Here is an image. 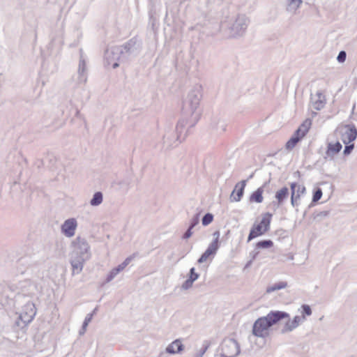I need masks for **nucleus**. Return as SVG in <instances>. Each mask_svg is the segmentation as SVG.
<instances>
[{
    "label": "nucleus",
    "mask_w": 357,
    "mask_h": 357,
    "mask_svg": "<svg viewBox=\"0 0 357 357\" xmlns=\"http://www.w3.org/2000/svg\"><path fill=\"white\" fill-rule=\"evenodd\" d=\"M192 229H190V227H189V228L187 229V231L183 234V238L185 239L190 238L192 234Z\"/></svg>",
    "instance_id": "42"
},
{
    "label": "nucleus",
    "mask_w": 357,
    "mask_h": 357,
    "mask_svg": "<svg viewBox=\"0 0 357 357\" xmlns=\"http://www.w3.org/2000/svg\"><path fill=\"white\" fill-rule=\"evenodd\" d=\"M119 273L116 268H113L107 275L105 282L108 283L111 282Z\"/></svg>",
    "instance_id": "35"
},
{
    "label": "nucleus",
    "mask_w": 357,
    "mask_h": 357,
    "mask_svg": "<svg viewBox=\"0 0 357 357\" xmlns=\"http://www.w3.org/2000/svg\"><path fill=\"white\" fill-rule=\"evenodd\" d=\"M209 347L208 344H204L203 346V348L201 349L195 355L194 357H203L206 351H207L208 348Z\"/></svg>",
    "instance_id": "39"
},
{
    "label": "nucleus",
    "mask_w": 357,
    "mask_h": 357,
    "mask_svg": "<svg viewBox=\"0 0 357 357\" xmlns=\"http://www.w3.org/2000/svg\"><path fill=\"white\" fill-rule=\"evenodd\" d=\"M322 190L319 188H317L313 193L312 196V202H318L322 197Z\"/></svg>",
    "instance_id": "34"
},
{
    "label": "nucleus",
    "mask_w": 357,
    "mask_h": 357,
    "mask_svg": "<svg viewBox=\"0 0 357 357\" xmlns=\"http://www.w3.org/2000/svg\"><path fill=\"white\" fill-rule=\"evenodd\" d=\"M289 194V192L287 187H283L275 192V197L277 200V206L278 207L282 206L287 199Z\"/></svg>",
    "instance_id": "22"
},
{
    "label": "nucleus",
    "mask_w": 357,
    "mask_h": 357,
    "mask_svg": "<svg viewBox=\"0 0 357 357\" xmlns=\"http://www.w3.org/2000/svg\"><path fill=\"white\" fill-rule=\"evenodd\" d=\"M133 259V257L130 256V257H127L123 262H122L123 265L126 267L129 264L130 262L132 261V259Z\"/></svg>",
    "instance_id": "44"
},
{
    "label": "nucleus",
    "mask_w": 357,
    "mask_h": 357,
    "mask_svg": "<svg viewBox=\"0 0 357 357\" xmlns=\"http://www.w3.org/2000/svg\"><path fill=\"white\" fill-rule=\"evenodd\" d=\"M357 137V129L353 124L346 125L342 133V139L344 144H347L354 142Z\"/></svg>",
    "instance_id": "12"
},
{
    "label": "nucleus",
    "mask_w": 357,
    "mask_h": 357,
    "mask_svg": "<svg viewBox=\"0 0 357 357\" xmlns=\"http://www.w3.org/2000/svg\"><path fill=\"white\" fill-rule=\"evenodd\" d=\"M287 283L286 282H280L278 283H275V284H272L271 286H268L266 288V292L267 294H270V293H272L273 291L284 289V288L287 287Z\"/></svg>",
    "instance_id": "30"
},
{
    "label": "nucleus",
    "mask_w": 357,
    "mask_h": 357,
    "mask_svg": "<svg viewBox=\"0 0 357 357\" xmlns=\"http://www.w3.org/2000/svg\"><path fill=\"white\" fill-rule=\"evenodd\" d=\"M184 345L182 344L180 339H176L170 343L165 349L166 353L169 354H176L183 351Z\"/></svg>",
    "instance_id": "20"
},
{
    "label": "nucleus",
    "mask_w": 357,
    "mask_h": 357,
    "mask_svg": "<svg viewBox=\"0 0 357 357\" xmlns=\"http://www.w3.org/2000/svg\"><path fill=\"white\" fill-rule=\"evenodd\" d=\"M131 179L129 178H123L117 179L112 183V186L119 191L127 192L130 189Z\"/></svg>",
    "instance_id": "18"
},
{
    "label": "nucleus",
    "mask_w": 357,
    "mask_h": 357,
    "mask_svg": "<svg viewBox=\"0 0 357 357\" xmlns=\"http://www.w3.org/2000/svg\"><path fill=\"white\" fill-rule=\"evenodd\" d=\"M225 26H226L225 22H224V23H222V28H224Z\"/></svg>",
    "instance_id": "49"
},
{
    "label": "nucleus",
    "mask_w": 357,
    "mask_h": 357,
    "mask_svg": "<svg viewBox=\"0 0 357 357\" xmlns=\"http://www.w3.org/2000/svg\"><path fill=\"white\" fill-rule=\"evenodd\" d=\"M219 248V245H217V241H213L206 250V251L202 255L199 259L197 260L199 264H202L206 261L210 257H213L216 254Z\"/></svg>",
    "instance_id": "15"
},
{
    "label": "nucleus",
    "mask_w": 357,
    "mask_h": 357,
    "mask_svg": "<svg viewBox=\"0 0 357 357\" xmlns=\"http://www.w3.org/2000/svg\"><path fill=\"white\" fill-rule=\"evenodd\" d=\"M73 251L70 255V264L73 274L82 272L84 264L91 257L90 246L87 241L81 237H77L72 243Z\"/></svg>",
    "instance_id": "3"
},
{
    "label": "nucleus",
    "mask_w": 357,
    "mask_h": 357,
    "mask_svg": "<svg viewBox=\"0 0 357 357\" xmlns=\"http://www.w3.org/2000/svg\"><path fill=\"white\" fill-rule=\"evenodd\" d=\"M212 127L218 133L221 134L225 131L227 124L225 121L215 118L212 121Z\"/></svg>",
    "instance_id": "23"
},
{
    "label": "nucleus",
    "mask_w": 357,
    "mask_h": 357,
    "mask_svg": "<svg viewBox=\"0 0 357 357\" xmlns=\"http://www.w3.org/2000/svg\"><path fill=\"white\" fill-rule=\"evenodd\" d=\"M202 98V86H195L188 93L183 102V108L193 114L197 109Z\"/></svg>",
    "instance_id": "6"
},
{
    "label": "nucleus",
    "mask_w": 357,
    "mask_h": 357,
    "mask_svg": "<svg viewBox=\"0 0 357 357\" xmlns=\"http://www.w3.org/2000/svg\"><path fill=\"white\" fill-rule=\"evenodd\" d=\"M249 23L250 20L245 15H238L231 24L227 26V36L230 38H238L243 36Z\"/></svg>",
    "instance_id": "4"
},
{
    "label": "nucleus",
    "mask_w": 357,
    "mask_h": 357,
    "mask_svg": "<svg viewBox=\"0 0 357 357\" xmlns=\"http://www.w3.org/2000/svg\"><path fill=\"white\" fill-rule=\"evenodd\" d=\"M259 254V251L254 250L250 252V256L252 257V259H255Z\"/></svg>",
    "instance_id": "45"
},
{
    "label": "nucleus",
    "mask_w": 357,
    "mask_h": 357,
    "mask_svg": "<svg viewBox=\"0 0 357 357\" xmlns=\"http://www.w3.org/2000/svg\"><path fill=\"white\" fill-rule=\"evenodd\" d=\"M342 148V146L339 142L335 143H328L327 150L326 151V158L328 157L333 159L334 156L340 151Z\"/></svg>",
    "instance_id": "21"
},
{
    "label": "nucleus",
    "mask_w": 357,
    "mask_h": 357,
    "mask_svg": "<svg viewBox=\"0 0 357 357\" xmlns=\"http://www.w3.org/2000/svg\"><path fill=\"white\" fill-rule=\"evenodd\" d=\"M103 200V195L101 192H96L93 194V197L90 200V204L92 206H98L100 205Z\"/></svg>",
    "instance_id": "29"
},
{
    "label": "nucleus",
    "mask_w": 357,
    "mask_h": 357,
    "mask_svg": "<svg viewBox=\"0 0 357 357\" xmlns=\"http://www.w3.org/2000/svg\"><path fill=\"white\" fill-rule=\"evenodd\" d=\"M12 290L16 291L17 294H22L26 296H36L41 290L42 287L36 282L31 280H24L19 281L13 284Z\"/></svg>",
    "instance_id": "5"
},
{
    "label": "nucleus",
    "mask_w": 357,
    "mask_h": 357,
    "mask_svg": "<svg viewBox=\"0 0 357 357\" xmlns=\"http://www.w3.org/2000/svg\"><path fill=\"white\" fill-rule=\"evenodd\" d=\"M240 353L238 343L232 338L225 339L221 344L222 357H236Z\"/></svg>",
    "instance_id": "10"
},
{
    "label": "nucleus",
    "mask_w": 357,
    "mask_h": 357,
    "mask_svg": "<svg viewBox=\"0 0 357 357\" xmlns=\"http://www.w3.org/2000/svg\"><path fill=\"white\" fill-rule=\"evenodd\" d=\"M252 261H250L248 263V266L250 265L251 264Z\"/></svg>",
    "instance_id": "51"
},
{
    "label": "nucleus",
    "mask_w": 357,
    "mask_h": 357,
    "mask_svg": "<svg viewBox=\"0 0 357 357\" xmlns=\"http://www.w3.org/2000/svg\"><path fill=\"white\" fill-rule=\"evenodd\" d=\"M312 125V121L310 119H305L303 123L299 126V128L296 130L297 135H301V137H305V135L308 132L310 126Z\"/></svg>",
    "instance_id": "25"
},
{
    "label": "nucleus",
    "mask_w": 357,
    "mask_h": 357,
    "mask_svg": "<svg viewBox=\"0 0 357 357\" xmlns=\"http://www.w3.org/2000/svg\"><path fill=\"white\" fill-rule=\"evenodd\" d=\"M93 318V314H88L86 317H85V319L83 322L82 329L79 331V335H82L84 334L86 328L89 325V324L91 322V319Z\"/></svg>",
    "instance_id": "32"
},
{
    "label": "nucleus",
    "mask_w": 357,
    "mask_h": 357,
    "mask_svg": "<svg viewBox=\"0 0 357 357\" xmlns=\"http://www.w3.org/2000/svg\"><path fill=\"white\" fill-rule=\"evenodd\" d=\"M302 309H303V314L302 315H304L305 317V315L310 316L312 314V310L308 305H303Z\"/></svg>",
    "instance_id": "40"
},
{
    "label": "nucleus",
    "mask_w": 357,
    "mask_h": 357,
    "mask_svg": "<svg viewBox=\"0 0 357 357\" xmlns=\"http://www.w3.org/2000/svg\"><path fill=\"white\" fill-rule=\"evenodd\" d=\"M213 220V215L211 213H206L204 215L202 220V225L204 226H207L209 225Z\"/></svg>",
    "instance_id": "33"
},
{
    "label": "nucleus",
    "mask_w": 357,
    "mask_h": 357,
    "mask_svg": "<svg viewBox=\"0 0 357 357\" xmlns=\"http://www.w3.org/2000/svg\"><path fill=\"white\" fill-rule=\"evenodd\" d=\"M305 319H306L304 315H301V316L296 315L292 319V321H294L295 324H296V326L298 327L300 326V324H303L305 321Z\"/></svg>",
    "instance_id": "36"
},
{
    "label": "nucleus",
    "mask_w": 357,
    "mask_h": 357,
    "mask_svg": "<svg viewBox=\"0 0 357 357\" xmlns=\"http://www.w3.org/2000/svg\"><path fill=\"white\" fill-rule=\"evenodd\" d=\"M97 310H98V307H96V308L93 310V312H92L91 314H93V315L94 314H96V312Z\"/></svg>",
    "instance_id": "48"
},
{
    "label": "nucleus",
    "mask_w": 357,
    "mask_h": 357,
    "mask_svg": "<svg viewBox=\"0 0 357 357\" xmlns=\"http://www.w3.org/2000/svg\"><path fill=\"white\" fill-rule=\"evenodd\" d=\"M354 144H346L345 147H344V151H343V153L347 155H349L351 153V152L352 151V150L354 149Z\"/></svg>",
    "instance_id": "41"
},
{
    "label": "nucleus",
    "mask_w": 357,
    "mask_h": 357,
    "mask_svg": "<svg viewBox=\"0 0 357 357\" xmlns=\"http://www.w3.org/2000/svg\"><path fill=\"white\" fill-rule=\"evenodd\" d=\"M246 180H243L238 183L234 190L232 191L230 199L231 202H239L244 193V189L246 185Z\"/></svg>",
    "instance_id": "16"
},
{
    "label": "nucleus",
    "mask_w": 357,
    "mask_h": 357,
    "mask_svg": "<svg viewBox=\"0 0 357 357\" xmlns=\"http://www.w3.org/2000/svg\"><path fill=\"white\" fill-rule=\"evenodd\" d=\"M284 319L287 321H285L284 325L283 326L280 331V333L282 334L290 333L298 328V326H296V324H295L294 321H292V319H290V316L289 317V318H286Z\"/></svg>",
    "instance_id": "24"
},
{
    "label": "nucleus",
    "mask_w": 357,
    "mask_h": 357,
    "mask_svg": "<svg viewBox=\"0 0 357 357\" xmlns=\"http://www.w3.org/2000/svg\"><path fill=\"white\" fill-rule=\"evenodd\" d=\"M301 135H297V132L295 131L293 136L289 139V141L286 144V148L287 149H292L295 147L297 143L303 138Z\"/></svg>",
    "instance_id": "27"
},
{
    "label": "nucleus",
    "mask_w": 357,
    "mask_h": 357,
    "mask_svg": "<svg viewBox=\"0 0 357 357\" xmlns=\"http://www.w3.org/2000/svg\"><path fill=\"white\" fill-rule=\"evenodd\" d=\"M77 222L75 218L66 220L61 225V231L66 237H72L75 235Z\"/></svg>",
    "instance_id": "14"
},
{
    "label": "nucleus",
    "mask_w": 357,
    "mask_h": 357,
    "mask_svg": "<svg viewBox=\"0 0 357 357\" xmlns=\"http://www.w3.org/2000/svg\"><path fill=\"white\" fill-rule=\"evenodd\" d=\"M311 102L316 110H320L325 106L326 98L321 91H317L316 94L312 95Z\"/></svg>",
    "instance_id": "17"
},
{
    "label": "nucleus",
    "mask_w": 357,
    "mask_h": 357,
    "mask_svg": "<svg viewBox=\"0 0 357 357\" xmlns=\"http://www.w3.org/2000/svg\"><path fill=\"white\" fill-rule=\"evenodd\" d=\"M184 121L178 123L176 130L167 131L163 137V146L165 149H169L176 146L179 143L180 135L184 126Z\"/></svg>",
    "instance_id": "8"
},
{
    "label": "nucleus",
    "mask_w": 357,
    "mask_h": 357,
    "mask_svg": "<svg viewBox=\"0 0 357 357\" xmlns=\"http://www.w3.org/2000/svg\"><path fill=\"white\" fill-rule=\"evenodd\" d=\"M264 192V189L262 187L259 188L256 191H255L250 196V201L255 202L257 203H261L263 202V196L262 194Z\"/></svg>",
    "instance_id": "28"
},
{
    "label": "nucleus",
    "mask_w": 357,
    "mask_h": 357,
    "mask_svg": "<svg viewBox=\"0 0 357 357\" xmlns=\"http://www.w3.org/2000/svg\"><path fill=\"white\" fill-rule=\"evenodd\" d=\"M289 314L280 310H271L266 316L259 317L252 325V334L259 338L268 337L274 326L284 319L289 318Z\"/></svg>",
    "instance_id": "1"
},
{
    "label": "nucleus",
    "mask_w": 357,
    "mask_h": 357,
    "mask_svg": "<svg viewBox=\"0 0 357 357\" xmlns=\"http://www.w3.org/2000/svg\"><path fill=\"white\" fill-rule=\"evenodd\" d=\"M291 204L293 207H298L301 204V198L306 192L305 187L296 182L290 183Z\"/></svg>",
    "instance_id": "11"
},
{
    "label": "nucleus",
    "mask_w": 357,
    "mask_h": 357,
    "mask_svg": "<svg viewBox=\"0 0 357 357\" xmlns=\"http://www.w3.org/2000/svg\"><path fill=\"white\" fill-rule=\"evenodd\" d=\"M36 314V309L35 305L32 302H28L22 307L16 324L22 328L26 326L32 321Z\"/></svg>",
    "instance_id": "9"
},
{
    "label": "nucleus",
    "mask_w": 357,
    "mask_h": 357,
    "mask_svg": "<svg viewBox=\"0 0 357 357\" xmlns=\"http://www.w3.org/2000/svg\"><path fill=\"white\" fill-rule=\"evenodd\" d=\"M75 80L78 84H84L87 81L86 63L82 54L80 55L77 75Z\"/></svg>",
    "instance_id": "13"
},
{
    "label": "nucleus",
    "mask_w": 357,
    "mask_h": 357,
    "mask_svg": "<svg viewBox=\"0 0 357 357\" xmlns=\"http://www.w3.org/2000/svg\"><path fill=\"white\" fill-rule=\"evenodd\" d=\"M138 54V50L134 40H130L121 46H114L107 49L105 53V64L111 65L112 68H116L119 61L128 60L130 56H135Z\"/></svg>",
    "instance_id": "2"
},
{
    "label": "nucleus",
    "mask_w": 357,
    "mask_h": 357,
    "mask_svg": "<svg viewBox=\"0 0 357 357\" xmlns=\"http://www.w3.org/2000/svg\"><path fill=\"white\" fill-rule=\"evenodd\" d=\"M346 58H347L346 52L344 50H342L339 52V54L337 56V60L339 63H344L346 60Z\"/></svg>",
    "instance_id": "38"
},
{
    "label": "nucleus",
    "mask_w": 357,
    "mask_h": 357,
    "mask_svg": "<svg viewBox=\"0 0 357 357\" xmlns=\"http://www.w3.org/2000/svg\"><path fill=\"white\" fill-rule=\"evenodd\" d=\"M213 236H215V239L213 241H217V245H218V239H219V236H220V233L219 231H215L213 233Z\"/></svg>",
    "instance_id": "46"
},
{
    "label": "nucleus",
    "mask_w": 357,
    "mask_h": 357,
    "mask_svg": "<svg viewBox=\"0 0 357 357\" xmlns=\"http://www.w3.org/2000/svg\"><path fill=\"white\" fill-rule=\"evenodd\" d=\"M126 267L123 265V264L121 263V264H119L117 267H116L115 268L116 270H118V272L120 273L121 271H122Z\"/></svg>",
    "instance_id": "47"
},
{
    "label": "nucleus",
    "mask_w": 357,
    "mask_h": 357,
    "mask_svg": "<svg viewBox=\"0 0 357 357\" xmlns=\"http://www.w3.org/2000/svg\"><path fill=\"white\" fill-rule=\"evenodd\" d=\"M252 176H253V174H252L249 176L248 179H250V178H252Z\"/></svg>",
    "instance_id": "50"
},
{
    "label": "nucleus",
    "mask_w": 357,
    "mask_h": 357,
    "mask_svg": "<svg viewBox=\"0 0 357 357\" xmlns=\"http://www.w3.org/2000/svg\"><path fill=\"white\" fill-rule=\"evenodd\" d=\"M273 245V243L271 240H262L259 241L256 244L257 249H267L271 248Z\"/></svg>",
    "instance_id": "31"
},
{
    "label": "nucleus",
    "mask_w": 357,
    "mask_h": 357,
    "mask_svg": "<svg viewBox=\"0 0 357 357\" xmlns=\"http://www.w3.org/2000/svg\"><path fill=\"white\" fill-rule=\"evenodd\" d=\"M199 277V274L195 272L194 267L190 269L188 275V279L182 284L181 289L183 290H188L192 287L193 282L196 281Z\"/></svg>",
    "instance_id": "19"
},
{
    "label": "nucleus",
    "mask_w": 357,
    "mask_h": 357,
    "mask_svg": "<svg viewBox=\"0 0 357 357\" xmlns=\"http://www.w3.org/2000/svg\"><path fill=\"white\" fill-rule=\"evenodd\" d=\"M287 10L291 13L295 14L298 8L302 3V0H287Z\"/></svg>",
    "instance_id": "26"
},
{
    "label": "nucleus",
    "mask_w": 357,
    "mask_h": 357,
    "mask_svg": "<svg viewBox=\"0 0 357 357\" xmlns=\"http://www.w3.org/2000/svg\"><path fill=\"white\" fill-rule=\"evenodd\" d=\"M271 217L272 215L270 213H266L262 215V218L259 224H255L252 226L248 235V242L259 236L263 235L269 230Z\"/></svg>",
    "instance_id": "7"
},
{
    "label": "nucleus",
    "mask_w": 357,
    "mask_h": 357,
    "mask_svg": "<svg viewBox=\"0 0 357 357\" xmlns=\"http://www.w3.org/2000/svg\"><path fill=\"white\" fill-rule=\"evenodd\" d=\"M199 222V214L197 213L194 215V217L191 220V222L190 225V229H193L195 226H197Z\"/></svg>",
    "instance_id": "37"
},
{
    "label": "nucleus",
    "mask_w": 357,
    "mask_h": 357,
    "mask_svg": "<svg viewBox=\"0 0 357 357\" xmlns=\"http://www.w3.org/2000/svg\"><path fill=\"white\" fill-rule=\"evenodd\" d=\"M133 259V257L130 256V257H127L123 262H122L123 265L126 267L129 264L130 262L132 261V259Z\"/></svg>",
    "instance_id": "43"
}]
</instances>
